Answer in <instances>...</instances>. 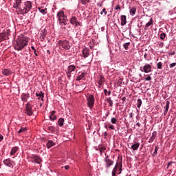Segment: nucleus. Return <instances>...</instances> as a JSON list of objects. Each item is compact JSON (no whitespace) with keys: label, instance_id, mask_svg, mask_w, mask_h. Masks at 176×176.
I'll return each mask as SVG.
<instances>
[{"label":"nucleus","instance_id":"obj_1","mask_svg":"<svg viewBox=\"0 0 176 176\" xmlns=\"http://www.w3.org/2000/svg\"><path fill=\"white\" fill-rule=\"evenodd\" d=\"M28 45V39L23 36H19L14 44V49L18 52L21 51Z\"/></svg>","mask_w":176,"mask_h":176},{"label":"nucleus","instance_id":"obj_2","mask_svg":"<svg viewBox=\"0 0 176 176\" xmlns=\"http://www.w3.org/2000/svg\"><path fill=\"white\" fill-rule=\"evenodd\" d=\"M32 8V3L30 1H25L24 4L19 8V13L21 14H25L31 10Z\"/></svg>","mask_w":176,"mask_h":176},{"label":"nucleus","instance_id":"obj_3","mask_svg":"<svg viewBox=\"0 0 176 176\" xmlns=\"http://www.w3.org/2000/svg\"><path fill=\"white\" fill-rule=\"evenodd\" d=\"M96 101V99L94 98V95H89L87 98V104L91 109L94 107V102Z\"/></svg>","mask_w":176,"mask_h":176},{"label":"nucleus","instance_id":"obj_4","mask_svg":"<svg viewBox=\"0 0 176 176\" xmlns=\"http://www.w3.org/2000/svg\"><path fill=\"white\" fill-rule=\"evenodd\" d=\"M123 167V164H122V160L120 161H118L115 167L113 169V171H114V173H118V171H119V173H118L119 174H122V168Z\"/></svg>","mask_w":176,"mask_h":176},{"label":"nucleus","instance_id":"obj_5","mask_svg":"<svg viewBox=\"0 0 176 176\" xmlns=\"http://www.w3.org/2000/svg\"><path fill=\"white\" fill-rule=\"evenodd\" d=\"M76 71V66L74 65H71L67 67V70L66 71L67 76L69 79L71 78L72 72H75Z\"/></svg>","mask_w":176,"mask_h":176},{"label":"nucleus","instance_id":"obj_6","mask_svg":"<svg viewBox=\"0 0 176 176\" xmlns=\"http://www.w3.org/2000/svg\"><path fill=\"white\" fill-rule=\"evenodd\" d=\"M58 45L65 50H69L71 49V45H69V42H68L67 41H59Z\"/></svg>","mask_w":176,"mask_h":176},{"label":"nucleus","instance_id":"obj_7","mask_svg":"<svg viewBox=\"0 0 176 176\" xmlns=\"http://www.w3.org/2000/svg\"><path fill=\"white\" fill-rule=\"evenodd\" d=\"M25 113L28 115V116H32V115L34 114V111H32V105L30 104V102H28L25 104Z\"/></svg>","mask_w":176,"mask_h":176},{"label":"nucleus","instance_id":"obj_8","mask_svg":"<svg viewBox=\"0 0 176 176\" xmlns=\"http://www.w3.org/2000/svg\"><path fill=\"white\" fill-rule=\"evenodd\" d=\"M140 71L141 72H144L145 74H149V72H152V66H151L149 64H146L143 67V69H141L140 67Z\"/></svg>","mask_w":176,"mask_h":176},{"label":"nucleus","instance_id":"obj_9","mask_svg":"<svg viewBox=\"0 0 176 176\" xmlns=\"http://www.w3.org/2000/svg\"><path fill=\"white\" fill-rule=\"evenodd\" d=\"M104 163L106 168H109L111 166H113V161L112 160L109 159V156H107L104 159Z\"/></svg>","mask_w":176,"mask_h":176},{"label":"nucleus","instance_id":"obj_10","mask_svg":"<svg viewBox=\"0 0 176 176\" xmlns=\"http://www.w3.org/2000/svg\"><path fill=\"white\" fill-rule=\"evenodd\" d=\"M4 164L7 166L8 167H10L11 168H13L14 167V162L13 161H11L10 159H6L3 160Z\"/></svg>","mask_w":176,"mask_h":176},{"label":"nucleus","instance_id":"obj_11","mask_svg":"<svg viewBox=\"0 0 176 176\" xmlns=\"http://www.w3.org/2000/svg\"><path fill=\"white\" fill-rule=\"evenodd\" d=\"M70 24H72V25H75V27L80 25V23L78 21V19H76V16H73L70 19Z\"/></svg>","mask_w":176,"mask_h":176},{"label":"nucleus","instance_id":"obj_12","mask_svg":"<svg viewBox=\"0 0 176 176\" xmlns=\"http://www.w3.org/2000/svg\"><path fill=\"white\" fill-rule=\"evenodd\" d=\"M32 159L34 163H37L38 164H41V163L42 162V160L39 156L32 155Z\"/></svg>","mask_w":176,"mask_h":176},{"label":"nucleus","instance_id":"obj_13","mask_svg":"<svg viewBox=\"0 0 176 176\" xmlns=\"http://www.w3.org/2000/svg\"><path fill=\"white\" fill-rule=\"evenodd\" d=\"M57 19H67V16L64 14V11H59L57 14H56Z\"/></svg>","mask_w":176,"mask_h":176},{"label":"nucleus","instance_id":"obj_14","mask_svg":"<svg viewBox=\"0 0 176 176\" xmlns=\"http://www.w3.org/2000/svg\"><path fill=\"white\" fill-rule=\"evenodd\" d=\"M36 97H38V100H41V101H43V97H45V94H43L42 91H37L36 93Z\"/></svg>","mask_w":176,"mask_h":176},{"label":"nucleus","instance_id":"obj_15","mask_svg":"<svg viewBox=\"0 0 176 176\" xmlns=\"http://www.w3.org/2000/svg\"><path fill=\"white\" fill-rule=\"evenodd\" d=\"M86 73L82 72L80 76H77L76 80H86Z\"/></svg>","mask_w":176,"mask_h":176},{"label":"nucleus","instance_id":"obj_16","mask_svg":"<svg viewBox=\"0 0 176 176\" xmlns=\"http://www.w3.org/2000/svg\"><path fill=\"white\" fill-rule=\"evenodd\" d=\"M168 108H170V101H166V105L164 107V116H166L167 115V112H168Z\"/></svg>","mask_w":176,"mask_h":176},{"label":"nucleus","instance_id":"obj_17","mask_svg":"<svg viewBox=\"0 0 176 176\" xmlns=\"http://www.w3.org/2000/svg\"><path fill=\"white\" fill-rule=\"evenodd\" d=\"M28 98H30V94H23L21 95V100H22L24 102H27Z\"/></svg>","mask_w":176,"mask_h":176},{"label":"nucleus","instance_id":"obj_18","mask_svg":"<svg viewBox=\"0 0 176 176\" xmlns=\"http://www.w3.org/2000/svg\"><path fill=\"white\" fill-rule=\"evenodd\" d=\"M2 74H3V75H4V76H9L12 75V72H10V70L7 69H4L2 71Z\"/></svg>","mask_w":176,"mask_h":176},{"label":"nucleus","instance_id":"obj_19","mask_svg":"<svg viewBox=\"0 0 176 176\" xmlns=\"http://www.w3.org/2000/svg\"><path fill=\"white\" fill-rule=\"evenodd\" d=\"M8 39V36L5 33H0V42H3Z\"/></svg>","mask_w":176,"mask_h":176},{"label":"nucleus","instance_id":"obj_20","mask_svg":"<svg viewBox=\"0 0 176 176\" xmlns=\"http://www.w3.org/2000/svg\"><path fill=\"white\" fill-rule=\"evenodd\" d=\"M126 23H127L126 17L125 15L121 16V25H126Z\"/></svg>","mask_w":176,"mask_h":176},{"label":"nucleus","instance_id":"obj_21","mask_svg":"<svg viewBox=\"0 0 176 176\" xmlns=\"http://www.w3.org/2000/svg\"><path fill=\"white\" fill-rule=\"evenodd\" d=\"M54 145H56V143L53 142L52 140H49L47 143V147L48 148V149H50V148L54 146Z\"/></svg>","mask_w":176,"mask_h":176},{"label":"nucleus","instance_id":"obj_22","mask_svg":"<svg viewBox=\"0 0 176 176\" xmlns=\"http://www.w3.org/2000/svg\"><path fill=\"white\" fill-rule=\"evenodd\" d=\"M45 38H46V34L43 31H41L40 33V41H41V42H43Z\"/></svg>","mask_w":176,"mask_h":176},{"label":"nucleus","instance_id":"obj_23","mask_svg":"<svg viewBox=\"0 0 176 176\" xmlns=\"http://www.w3.org/2000/svg\"><path fill=\"white\" fill-rule=\"evenodd\" d=\"M137 12V8L135 7H132L130 9L129 13L131 14V16H134L135 14V12Z\"/></svg>","mask_w":176,"mask_h":176},{"label":"nucleus","instance_id":"obj_24","mask_svg":"<svg viewBox=\"0 0 176 176\" xmlns=\"http://www.w3.org/2000/svg\"><path fill=\"white\" fill-rule=\"evenodd\" d=\"M151 25H153V19L151 18L150 21L146 24L145 25V30H146L148 27H151Z\"/></svg>","mask_w":176,"mask_h":176},{"label":"nucleus","instance_id":"obj_25","mask_svg":"<svg viewBox=\"0 0 176 176\" xmlns=\"http://www.w3.org/2000/svg\"><path fill=\"white\" fill-rule=\"evenodd\" d=\"M138 148H140V143H135L131 145V149H133V151H137Z\"/></svg>","mask_w":176,"mask_h":176},{"label":"nucleus","instance_id":"obj_26","mask_svg":"<svg viewBox=\"0 0 176 176\" xmlns=\"http://www.w3.org/2000/svg\"><path fill=\"white\" fill-rule=\"evenodd\" d=\"M89 54H90V53L89 52V50H82V56H83V57H85V58H86L87 57H89Z\"/></svg>","mask_w":176,"mask_h":176},{"label":"nucleus","instance_id":"obj_27","mask_svg":"<svg viewBox=\"0 0 176 176\" xmlns=\"http://www.w3.org/2000/svg\"><path fill=\"white\" fill-rule=\"evenodd\" d=\"M64 118H59L58 120V126H60V127H63L64 126Z\"/></svg>","mask_w":176,"mask_h":176},{"label":"nucleus","instance_id":"obj_28","mask_svg":"<svg viewBox=\"0 0 176 176\" xmlns=\"http://www.w3.org/2000/svg\"><path fill=\"white\" fill-rule=\"evenodd\" d=\"M17 151H19V147L17 146L13 147L10 151V155H14V153H16Z\"/></svg>","mask_w":176,"mask_h":176},{"label":"nucleus","instance_id":"obj_29","mask_svg":"<svg viewBox=\"0 0 176 176\" xmlns=\"http://www.w3.org/2000/svg\"><path fill=\"white\" fill-rule=\"evenodd\" d=\"M38 10L40 13H42V14H46V13H47V8H38Z\"/></svg>","mask_w":176,"mask_h":176},{"label":"nucleus","instance_id":"obj_30","mask_svg":"<svg viewBox=\"0 0 176 176\" xmlns=\"http://www.w3.org/2000/svg\"><path fill=\"white\" fill-rule=\"evenodd\" d=\"M107 102H108L109 107H113V101L111 98H107Z\"/></svg>","mask_w":176,"mask_h":176},{"label":"nucleus","instance_id":"obj_31","mask_svg":"<svg viewBox=\"0 0 176 176\" xmlns=\"http://www.w3.org/2000/svg\"><path fill=\"white\" fill-rule=\"evenodd\" d=\"M157 151H159V146H156L155 148L154 153H153V157H155V156H157Z\"/></svg>","mask_w":176,"mask_h":176},{"label":"nucleus","instance_id":"obj_32","mask_svg":"<svg viewBox=\"0 0 176 176\" xmlns=\"http://www.w3.org/2000/svg\"><path fill=\"white\" fill-rule=\"evenodd\" d=\"M107 150V148L104 146L100 147L99 148V151L101 155H102V154L104 153V152H105V151Z\"/></svg>","mask_w":176,"mask_h":176},{"label":"nucleus","instance_id":"obj_33","mask_svg":"<svg viewBox=\"0 0 176 176\" xmlns=\"http://www.w3.org/2000/svg\"><path fill=\"white\" fill-rule=\"evenodd\" d=\"M102 82H104V77L100 76V80L98 82V85H99V87H101V85H102Z\"/></svg>","mask_w":176,"mask_h":176},{"label":"nucleus","instance_id":"obj_34","mask_svg":"<svg viewBox=\"0 0 176 176\" xmlns=\"http://www.w3.org/2000/svg\"><path fill=\"white\" fill-rule=\"evenodd\" d=\"M130 45H131V43H130V42L125 43L123 45L124 49H125V50H129V46H130Z\"/></svg>","mask_w":176,"mask_h":176},{"label":"nucleus","instance_id":"obj_35","mask_svg":"<svg viewBox=\"0 0 176 176\" xmlns=\"http://www.w3.org/2000/svg\"><path fill=\"white\" fill-rule=\"evenodd\" d=\"M166 36H167V34H166V33L162 32L160 36V38L162 41H164V39H166Z\"/></svg>","mask_w":176,"mask_h":176},{"label":"nucleus","instance_id":"obj_36","mask_svg":"<svg viewBox=\"0 0 176 176\" xmlns=\"http://www.w3.org/2000/svg\"><path fill=\"white\" fill-rule=\"evenodd\" d=\"M111 122L112 124H116V123H118V119H116V118H112L111 119Z\"/></svg>","mask_w":176,"mask_h":176},{"label":"nucleus","instance_id":"obj_37","mask_svg":"<svg viewBox=\"0 0 176 176\" xmlns=\"http://www.w3.org/2000/svg\"><path fill=\"white\" fill-rule=\"evenodd\" d=\"M50 120H52V121L56 120L57 119V116H56L55 115L51 114L50 116Z\"/></svg>","mask_w":176,"mask_h":176},{"label":"nucleus","instance_id":"obj_38","mask_svg":"<svg viewBox=\"0 0 176 176\" xmlns=\"http://www.w3.org/2000/svg\"><path fill=\"white\" fill-rule=\"evenodd\" d=\"M141 105H142V100L141 99L138 100V108H141Z\"/></svg>","mask_w":176,"mask_h":176},{"label":"nucleus","instance_id":"obj_39","mask_svg":"<svg viewBox=\"0 0 176 176\" xmlns=\"http://www.w3.org/2000/svg\"><path fill=\"white\" fill-rule=\"evenodd\" d=\"M48 131H51V133H53L54 131V126H50L47 127Z\"/></svg>","mask_w":176,"mask_h":176},{"label":"nucleus","instance_id":"obj_40","mask_svg":"<svg viewBox=\"0 0 176 176\" xmlns=\"http://www.w3.org/2000/svg\"><path fill=\"white\" fill-rule=\"evenodd\" d=\"M157 69H162V67H163V63L162 62H159L157 64Z\"/></svg>","mask_w":176,"mask_h":176},{"label":"nucleus","instance_id":"obj_41","mask_svg":"<svg viewBox=\"0 0 176 176\" xmlns=\"http://www.w3.org/2000/svg\"><path fill=\"white\" fill-rule=\"evenodd\" d=\"M24 131H27V129H25V128H21V129L19 130L18 133H19V134H20L21 133H24Z\"/></svg>","mask_w":176,"mask_h":176},{"label":"nucleus","instance_id":"obj_42","mask_svg":"<svg viewBox=\"0 0 176 176\" xmlns=\"http://www.w3.org/2000/svg\"><path fill=\"white\" fill-rule=\"evenodd\" d=\"M156 135H157V133H156V131H154L153 132L152 136L151 137V138H152L153 140H155V138H156Z\"/></svg>","mask_w":176,"mask_h":176},{"label":"nucleus","instance_id":"obj_43","mask_svg":"<svg viewBox=\"0 0 176 176\" xmlns=\"http://www.w3.org/2000/svg\"><path fill=\"white\" fill-rule=\"evenodd\" d=\"M90 2V0H81V3L82 5H86V3H89Z\"/></svg>","mask_w":176,"mask_h":176},{"label":"nucleus","instance_id":"obj_44","mask_svg":"<svg viewBox=\"0 0 176 176\" xmlns=\"http://www.w3.org/2000/svg\"><path fill=\"white\" fill-rule=\"evenodd\" d=\"M104 94L107 96V94H108L109 96L111 95V91H107L106 89H104Z\"/></svg>","mask_w":176,"mask_h":176},{"label":"nucleus","instance_id":"obj_45","mask_svg":"<svg viewBox=\"0 0 176 176\" xmlns=\"http://www.w3.org/2000/svg\"><path fill=\"white\" fill-rule=\"evenodd\" d=\"M14 8H15V9H20V6H19V4H17L16 3H15L14 4Z\"/></svg>","mask_w":176,"mask_h":176},{"label":"nucleus","instance_id":"obj_46","mask_svg":"<svg viewBox=\"0 0 176 176\" xmlns=\"http://www.w3.org/2000/svg\"><path fill=\"white\" fill-rule=\"evenodd\" d=\"M62 24L67 25V19H65V18H63Z\"/></svg>","mask_w":176,"mask_h":176},{"label":"nucleus","instance_id":"obj_47","mask_svg":"<svg viewBox=\"0 0 176 176\" xmlns=\"http://www.w3.org/2000/svg\"><path fill=\"white\" fill-rule=\"evenodd\" d=\"M104 13V14H107V10L105 8H103L102 10L101 11L100 14H103Z\"/></svg>","mask_w":176,"mask_h":176},{"label":"nucleus","instance_id":"obj_48","mask_svg":"<svg viewBox=\"0 0 176 176\" xmlns=\"http://www.w3.org/2000/svg\"><path fill=\"white\" fill-rule=\"evenodd\" d=\"M6 35L8 38V36H9V35H10V30H7L6 32Z\"/></svg>","mask_w":176,"mask_h":176},{"label":"nucleus","instance_id":"obj_49","mask_svg":"<svg viewBox=\"0 0 176 176\" xmlns=\"http://www.w3.org/2000/svg\"><path fill=\"white\" fill-rule=\"evenodd\" d=\"M144 80H152V77L148 76L144 78Z\"/></svg>","mask_w":176,"mask_h":176},{"label":"nucleus","instance_id":"obj_50","mask_svg":"<svg viewBox=\"0 0 176 176\" xmlns=\"http://www.w3.org/2000/svg\"><path fill=\"white\" fill-rule=\"evenodd\" d=\"M109 129H110L111 130H115V126L109 124Z\"/></svg>","mask_w":176,"mask_h":176},{"label":"nucleus","instance_id":"obj_51","mask_svg":"<svg viewBox=\"0 0 176 176\" xmlns=\"http://www.w3.org/2000/svg\"><path fill=\"white\" fill-rule=\"evenodd\" d=\"M176 65V63H171L170 65H169L170 68H174V67H175Z\"/></svg>","mask_w":176,"mask_h":176},{"label":"nucleus","instance_id":"obj_52","mask_svg":"<svg viewBox=\"0 0 176 176\" xmlns=\"http://www.w3.org/2000/svg\"><path fill=\"white\" fill-rule=\"evenodd\" d=\"M15 3H16L17 5H19L20 6V5L21 3V0H16Z\"/></svg>","mask_w":176,"mask_h":176},{"label":"nucleus","instance_id":"obj_53","mask_svg":"<svg viewBox=\"0 0 176 176\" xmlns=\"http://www.w3.org/2000/svg\"><path fill=\"white\" fill-rule=\"evenodd\" d=\"M120 5H117L116 6V8H115V10H120Z\"/></svg>","mask_w":176,"mask_h":176},{"label":"nucleus","instance_id":"obj_54","mask_svg":"<svg viewBox=\"0 0 176 176\" xmlns=\"http://www.w3.org/2000/svg\"><path fill=\"white\" fill-rule=\"evenodd\" d=\"M58 21L60 25L63 24V19H58Z\"/></svg>","mask_w":176,"mask_h":176},{"label":"nucleus","instance_id":"obj_55","mask_svg":"<svg viewBox=\"0 0 176 176\" xmlns=\"http://www.w3.org/2000/svg\"><path fill=\"white\" fill-rule=\"evenodd\" d=\"M34 53L35 56H38L39 54V52L36 51V50L35 51H34Z\"/></svg>","mask_w":176,"mask_h":176},{"label":"nucleus","instance_id":"obj_56","mask_svg":"<svg viewBox=\"0 0 176 176\" xmlns=\"http://www.w3.org/2000/svg\"><path fill=\"white\" fill-rule=\"evenodd\" d=\"M169 54L170 56H175V52L173 51L172 52H170Z\"/></svg>","mask_w":176,"mask_h":176},{"label":"nucleus","instance_id":"obj_57","mask_svg":"<svg viewBox=\"0 0 176 176\" xmlns=\"http://www.w3.org/2000/svg\"><path fill=\"white\" fill-rule=\"evenodd\" d=\"M64 168H65V170H69V166L66 165V166H64Z\"/></svg>","mask_w":176,"mask_h":176},{"label":"nucleus","instance_id":"obj_58","mask_svg":"<svg viewBox=\"0 0 176 176\" xmlns=\"http://www.w3.org/2000/svg\"><path fill=\"white\" fill-rule=\"evenodd\" d=\"M153 141H155L154 139H152V138H151L148 140V142L151 143V142H153Z\"/></svg>","mask_w":176,"mask_h":176},{"label":"nucleus","instance_id":"obj_59","mask_svg":"<svg viewBox=\"0 0 176 176\" xmlns=\"http://www.w3.org/2000/svg\"><path fill=\"white\" fill-rule=\"evenodd\" d=\"M3 140V136L2 135H0V142Z\"/></svg>","mask_w":176,"mask_h":176},{"label":"nucleus","instance_id":"obj_60","mask_svg":"<svg viewBox=\"0 0 176 176\" xmlns=\"http://www.w3.org/2000/svg\"><path fill=\"white\" fill-rule=\"evenodd\" d=\"M171 164H173V162H168V167H170V166H171Z\"/></svg>","mask_w":176,"mask_h":176},{"label":"nucleus","instance_id":"obj_61","mask_svg":"<svg viewBox=\"0 0 176 176\" xmlns=\"http://www.w3.org/2000/svg\"><path fill=\"white\" fill-rule=\"evenodd\" d=\"M31 49H32V50H34V52L36 50L35 49V47H34V46H32V47H31Z\"/></svg>","mask_w":176,"mask_h":176},{"label":"nucleus","instance_id":"obj_62","mask_svg":"<svg viewBox=\"0 0 176 176\" xmlns=\"http://www.w3.org/2000/svg\"><path fill=\"white\" fill-rule=\"evenodd\" d=\"M129 118H133V113H129Z\"/></svg>","mask_w":176,"mask_h":176},{"label":"nucleus","instance_id":"obj_63","mask_svg":"<svg viewBox=\"0 0 176 176\" xmlns=\"http://www.w3.org/2000/svg\"><path fill=\"white\" fill-rule=\"evenodd\" d=\"M55 113H56V111H52L51 112V115H55Z\"/></svg>","mask_w":176,"mask_h":176},{"label":"nucleus","instance_id":"obj_64","mask_svg":"<svg viewBox=\"0 0 176 176\" xmlns=\"http://www.w3.org/2000/svg\"><path fill=\"white\" fill-rule=\"evenodd\" d=\"M163 45H164V43H160V46H161V47L163 46Z\"/></svg>","mask_w":176,"mask_h":176}]
</instances>
